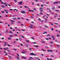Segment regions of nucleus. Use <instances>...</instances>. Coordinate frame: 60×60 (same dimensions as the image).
<instances>
[{
  "label": "nucleus",
  "instance_id": "obj_1",
  "mask_svg": "<svg viewBox=\"0 0 60 60\" xmlns=\"http://www.w3.org/2000/svg\"><path fill=\"white\" fill-rule=\"evenodd\" d=\"M1 4H6L5 5V6H8V5L7 4V3H4L2 1H1Z\"/></svg>",
  "mask_w": 60,
  "mask_h": 60
},
{
  "label": "nucleus",
  "instance_id": "obj_2",
  "mask_svg": "<svg viewBox=\"0 0 60 60\" xmlns=\"http://www.w3.org/2000/svg\"><path fill=\"white\" fill-rule=\"evenodd\" d=\"M30 55H34V56H37V55L36 54H35L32 52L31 53H30Z\"/></svg>",
  "mask_w": 60,
  "mask_h": 60
},
{
  "label": "nucleus",
  "instance_id": "obj_3",
  "mask_svg": "<svg viewBox=\"0 0 60 60\" xmlns=\"http://www.w3.org/2000/svg\"><path fill=\"white\" fill-rule=\"evenodd\" d=\"M21 12L22 13H25V12H26V11H21Z\"/></svg>",
  "mask_w": 60,
  "mask_h": 60
},
{
  "label": "nucleus",
  "instance_id": "obj_4",
  "mask_svg": "<svg viewBox=\"0 0 60 60\" xmlns=\"http://www.w3.org/2000/svg\"><path fill=\"white\" fill-rule=\"evenodd\" d=\"M52 9L53 11L55 10V7L53 6V7L52 8Z\"/></svg>",
  "mask_w": 60,
  "mask_h": 60
},
{
  "label": "nucleus",
  "instance_id": "obj_5",
  "mask_svg": "<svg viewBox=\"0 0 60 60\" xmlns=\"http://www.w3.org/2000/svg\"><path fill=\"white\" fill-rule=\"evenodd\" d=\"M22 2L21 1L20 2L18 3V4H20L21 5H22Z\"/></svg>",
  "mask_w": 60,
  "mask_h": 60
},
{
  "label": "nucleus",
  "instance_id": "obj_6",
  "mask_svg": "<svg viewBox=\"0 0 60 60\" xmlns=\"http://www.w3.org/2000/svg\"><path fill=\"white\" fill-rule=\"evenodd\" d=\"M9 33H10V34H12L13 33H12V32L11 31H10L9 32Z\"/></svg>",
  "mask_w": 60,
  "mask_h": 60
},
{
  "label": "nucleus",
  "instance_id": "obj_7",
  "mask_svg": "<svg viewBox=\"0 0 60 60\" xmlns=\"http://www.w3.org/2000/svg\"><path fill=\"white\" fill-rule=\"evenodd\" d=\"M51 37L52 38V39L53 40H55V38H54V36H51Z\"/></svg>",
  "mask_w": 60,
  "mask_h": 60
},
{
  "label": "nucleus",
  "instance_id": "obj_8",
  "mask_svg": "<svg viewBox=\"0 0 60 60\" xmlns=\"http://www.w3.org/2000/svg\"><path fill=\"white\" fill-rule=\"evenodd\" d=\"M44 26L45 27V28H48V26H47V25H45Z\"/></svg>",
  "mask_w": 60,
  "mask_h": 60
},
{
  "label": "nucleus",
  "instance_id": "obj_9",
  "mask_svg": "<svg viewBox=\"0 0 60 60\" xmlns=\"http://www.w3.org/2000/svg\"><path fill=\"white\" fill-rule=\"evenodd\" d=\"M30 59H34V58H33V57H30Z\"/></svg>",
  "mask_w": 60,
  "mask_h": 60
},
{
  "label": "nucleus",
  "instance_id": "obj_10",
  "mask_svg": "<svg viewBox=\"0 0 60 60\" xmlns=\"http://www.w3.org/2000/svg\"><path fill=\"white\" fill-rule=\"evenodd\" d=\"M25 46L26 47H28V44H25Z\"/></svg>",
  "mask_w": 60,
  "mask_h": 60
},
{
  "label": "nucleus",
  "instance_id": "obj_11",
  "mask_svg": "<svg viewBox=\"0 0 60 60\" xmlns=\"http://www.w3.org/2000/svg\"><path fill=\"white\" fill-rule=\"evenodd\" d=\"M6 33H9V31L7 30L6 31Z\"/></svg>",
  "mask_w": 60,
  "mask_h": 60
},
{
  "label": "nucleus",
  "instance_id": "obj_12",
  "mask_svg": "<svg viewBox=\"0 0 60 60\" xmlns=\"http://www.w3.org/2000/svg\"><path fill=\"white\" fill-rule=\"evenodd\" d=\"M58 4V2H55L54 3H53V4Z\"/></svg>",
  "mask_w": 60,
  "mask_h": 60
},
{
  "label": "nucleus",
  "instance_id": "obj_13",
  "mask_svg": "<svg viewBox=\"0 0 60 60\" xmlns=\"http://www.w3.org/2000/svg\"><path fill=\"white\" fill-rule=\"evenodd\" d=\"M55 11H56V12H58V11H59L58 10H55Z\"/></svg>",
  "mask_w": 60,
  "mask_h": 60
},
{
  "label": "nucleus",
  "instance_id": "obj_14",
  "mask_svg": "<svg viewBox=\"0 0 60 60\" xmlns=\"http://www.w3.org/2000/svg\"><path fill=\"white\" fill-rule=\"evenodd\" d=\"M57 37H59V36H60V35L59 34H57Z\"/></svg>",
  "mask_w": 60,
  "mask_h": 60
},
{
  "label": "nucleus",
  "instance_id": "obj_15",
  "mask_svg": "<svg viewBox=\"0 0 60 60\" xmlns=\"http://www.w3.org/2000/svg\"><path fill=\"white\" fill-rule=\"evenodd\" d=\"M45 42V41H42L41 42V43H44Z\"/></svg>",
  "mask_w": 60,
  "mask_h": 60
},
{
  "label": "nucleus",
  "instance_id": "obj_16",
  "mask_svg": "<svg viewBox=\"0 0 60 60\" xmlns=\"http://www.w3.org/2000/svg\"><path fill=\"white\" fill-rule=\"evenodd\" d=\"M13 19L14 20H17V19L16 18H13Z\"/></svg>",
  "mask_w": 60,
  "mask_h": 60
},
{
  "label": "nucleus",
  "instance_id": "obj_17",
  "mask_svg": "<svg viewBox=\"0 0 60 60\" xmlns=\"http://www.w3.org/2000/svg\"><path fill=\"white\" fill-rule=\"evenodd\" d=\"M43 9V8H42V7H41L40 8L39 10H42V9Z\"/></svg>",
  "mask_w": 60,
  "mask_h": 60
},
{
  "label": "nucleus",
  "instance_id": "obj_18",
  "mask_svg": "<svg viewBox=\"0 0 60 60\" xmlns=\"http://www.w3.org/2000/svg\"><path fill=\"white\" fill-rule=\"evenodd\" d=\"M8 57H9V58H10V59H11V57L10 56H8Z\"/></svg>",
  "mask_w": 60,
  "mask_h": 60
},
{
  "label": "nucleus",
  "instance_id": "obj_19",
  "mask_svg": "<svg viewBox=\"0 0 60 60\" xmlns=\"http://www.w3.org/2000/svg\"><path fill=\"white\" fill-rule=\"evenodd\" d=\"M22 53H23V54H25V53H26V52H23V51L22 52Z\"/></svg>",
  "mask_w": 60,
  "mask_h": 60
},
{
  "label": "nucleus",
  "instance_id": "obj_20",
  "mask_svg": "<svg viewBox=\"0 0 60 60\" xmlns=\"http://www.w3.org/2000/svg\"><path fill=\"white\" fill-rule=\"evenodd\" d=\"M1 13H4V11H1Z\"/></svg>",
  "mask_w": 60,
  "mask_h": 60
},
{
  "label": "nucleus",
  "instance_id": "obj_21",
  "mask_svg": "<svg viewBox=\"0 0 60 60\" xmlns=\"http://www.w3.org/2000/svg\"><path fill=\"white\" fill-rule=\"evenodd\" d=\"M17 59L19 60V57H17Z\"/></svg>",
  "mask_w": 60,
  "mask_h": 60
},
{
  "label": "nucleus",
  "instance_id": "obj_22",
  "mask_svg": "<svg viewBox=\"0 0 60 60\" xmlns=\"http://www.w3.org/2000/svg\"><path fill=\"white\" fill-rule=\"evenodd\" d=\"M50 43H51V44H52V43H53V42L52 41H51L50 42Z\"/></svg>",
  "mask_w": 60,
  "mask_h": 60
},
{
  "label": "nucleus",
  "instance_id": "obj_23",
  "mask_svg": "<svg viewBox=\"0 0 60 60\" xmlns=\"http://www.w3.org/2000/svg\"><path fill=\"white\" fill-rule=\"evenodd\" d=\"M8 40H11V38H8Z\"/></svg>",
  "mask_w": 60,
  "mask_h": 60
},
{
  "label": "nucleus",
  "instance_id": "obj_24",
  "mask_svg": "<svg viewBox=\"0 0 60 60\" xmlns=\"http://www.w3.org/2000/svg\"><path fill=\"white\" fill-rule=\"evenodd\" d=\"M1 7H2V8H4V6L2 5L1 6Z\"/></svg>",
  "mask_w": 60,
  "mask_h": 60
},
{
  "label": "nucleus",
  "instance_id": "obj_25",
  "mask_svg": "<svg viewBox=\"0 0 60 60\" xmlns=\"http://www.w3.org/2000/svg\"><path fill=\"white\" fill-rule=\"evenodd\" d=\"M45 33H46L47 34V32H45L44 33H43V34H45Z\"/></svg>",
  "mask_w": 60,
  "mask_h": 60
},
{
  "label": "nucleus",
  "instance_id": "obj_26",
  "mask_svg": "<svg viewBox=\"0 0 60 60\" xmlns=\"http://www.w3.org/2000/svg\"><path fill=\"white\" fill-rule=\"evenodd\" d=\"M10 21H11V22H14V21H13V20H10Z\"/></svg>",
  "mask_w": 60,
  "mask_h": 60
},
{
  "label": "nucleus",
  "instance_id": "obj_27",
  "mask_svg": "<svg viewBox=\"0 0 60 60\" xmlns=\"http://www.w3.org/2000/svg\"><path fill=\"white\" fill-rule=\"evenodd\" d=\"M26 41L27 42H29V41L28 40H26Z\"/></svg>",
  "mask_w": 60,
  "mask_h": 60
},
{
  "label": "nucleus",
  "instance_id": "obj_28",
  "mask_svg": "<svg viewBox=\"0 0 60 60\" xmlns=\"http://www.w3.org/2000/svg\"><path fill=\"white\" fill-rule=\"evenodd\" d=\"M47 36H50V35L49 34H48V35H47Z\"/></svg>",
  "mask_w": 60,
  "mask_h": 60
},
{
  "label": "nucleus",
  "instance_id": "obj_29",
  "mask_svg": "<svg viewBox=\"0 0 60 60\" xmlns=\"http://www.w3.org/2000/svg\"><path fill=\"white\" fill-rule=\"evenodd\" d=\"M34 46L35 47H39V46H38V45H35Z\"/></svg>",
  "mask_w": 60,
  "mask_h": 60
},
{
  "label": "nucleus",
  "instance_id": "obj_30",
  "mask_svg": "<svg viewBox=\"0 0 60 60\" xmlns=\"http://www.w3.org/2000/svg\"><path fill=\"white\" fill-rule=\"evenodd\" d=\"M29 49L31 51L32 50V49H31V48H29Z\"/></svg>",
  "mask_w": 60,
  "mask_h": 60
},
{
  "label": "nucleus",
  "instance_id": "obj_31",
  "mask_svg": "<svg viewBox=\"0 0 60 60\" xmlns=\"http://www.w3.org/2000/svg\"><path fill=\"white\" fill-rule=\"evenodd\" d=\"M15 1V3H16V2H17V1L16 0H14Z\"/></svg>",
  "mask_w": 60,
  "mask_h": 60
},
{
  "label": "nucleus",
  "instance_id": "obj_32",
  "mask_svg": "<svg viewBox=\"0 0 60 60\" xmlns=\"http://www.w3.org/2000/svg\"><path fill=\"white\" fill-rule=\"evenodd\" d=\"M56 46H57V47H60V46L58 45H57Z\"/></svg>",
  "mask_w": 60,
  "mask_h": 60
},
{
  "label": "nucleus",
  "instance_id": "obj_33",
  "mask_svg": "<svg viewBox=\"0 0 60 60\" xmlns=\"http://www.w3.org/2000/svg\"><path fill=\"white\" fill-rule=\"evenodd\" d=\"M34 0L36 1V2H38V0Z\"/></svg>",
  "mask_w": 60,
  "mask_h": 60
},
{
  "label": "nucleus",
  "instance_id": "obj_34",
  "mask_svg": "<svg viewBox=\"0 0 60 60\" xmlns=\"http://www.w3.org/2000/svg\"><path fill=\"white\" fill-rule=\"evenodd\" d=\"M30 27L31 28H34V27H33V26H30Z\"/></svg>",
  "mask_w": 60,
  "mask_h": 60
},
{
  "label": "nucleus",
  "instance_id": "obj_35",
  "mask_svg": "<svg viewBox=\"0 0 60 60\" xmlns=\"http://www.w3.org/2000/svg\"><path fill=\"white\" fill-rule=\"evenodd\" d=\"M9 36L10 37H13V35H9Z\"/></svg>",
  "mask_w": 60,
  "mask_h": 60
},
{
  "label": "nucleus",
  "instance_id": "obj_36",
  "mask_svg": "<svg viewBox=\"0 0 60 60\" xmlns=\"http://www.w3.org/2000/svg\"><path fill=\"white\" fill-rule=\"evenodd\" d=\"M40 10V11L41 12V11H43V10H42V9H41V10Z\"/></svg>",
  "mask_w": 60,
  "mask_h": 60
},
{
  "label": "nucleus",
  "instance_id": "obj_37",
  "mask_svg": "<svg viewBox=\"0 0 60 60\" xmlns=\"http://www.w3.org/2000/svg\"><path fill=\"white\" fill-rule=\"evenodd\" d=\"M45 48H46V49H48V46H45Z\"/></svg>",
  "mask_w": 60,
  "mask_h": 60
},
{
  "label": "nucleus",
  "instance_id": "obj_38",
  "mask_svg": "<svg viewBox=\"0 0 60 60\" xmlns=\"http://www.w3.org/2000/svg\"><path fill=\"white\" fill-rule=\"evenodd\" d=\"M42 50L43 51H46L45 50H44V49H42Z\"/></svg>",
  "mask_w": 60,
  "mask_h": 60
},
{
  "label": "nucleus",
  "instance_id": "obj_39",
  "mask_svg": "<svg viewBox=\"0 0 60 60\" xmlns=\"http://www.w3.org/2000/svg\"><path fill=\"white\" fill-rule=\"evenodd\" d=\"M55 25H58V23H55Z\"/></svg>",
  "mask_w": 60,
  "mask_h": 60
},
{
  "label": "nucleus",
  "instance_id": "obj_40",
  "mask_svg": "<svg viewBox=\"0 0 60 60\" xmlns=\"http://www.w3.org/2000/svg\"><path fill=\"white\" fill-rule=\"evenodd\" d=\"M17 19H20V18L19 17H18L17 18Z\"/></svg>",
  "mask_w": 60,
  "mask_h": 60
},
{
  "label": "nucleus",
  "instance_id": "obj_41",
  "mask_svg": "<svg viewBox=\"0 0 60 60\" xmlns=\"http://www.w3.org/2000/svg\"><path fill=\"white\" fill-rule=\"evenodd\" d=\"M38 20L39 21H41V19L40 18H39L38 19Z\"/></svg>",
  "mask_w": 60,
  "mask_h": 60
},
{
  "label": "nucleus",
  "instance_id": "obj_42",
  "mask_svg": "<svg viewBox=\"0 0 60 60\" xmlns=\"http://www.w3.org/2000/svg\"><path fill=\"white\" fill-rule=\"evenodd\" d=\"M40 14H43V13L41 12V13L40 12Z\"/></svg>",
  "mask_w": 60,
  "mask_h": 60
},
{
  "label": "nucleus",
  "instance_id": "obj_43",
  "mask_svg": "<svg viewBox=\"0 0 60 60\" xmlns=\"http://www.w3.org/2000/svg\"><path fill=\"white\" fill-rule=\"evenodd\" d=\"M22 38H24V36H22Z\"/></svg>",
  "mask_w": 60,
  "mask_h": 60
},
{
  "label": "nucleus",
  "instance_id": "obj_44",
  "mask_svg": "<svg viewBox=\"0 0 60 60\" xmlns=\"http://www.w3.org/2000/svg\"><path fill=\"white\" fill-rule=\"evenodd\" d=\"M23 51H24V52H25V53H26V51L25 50H23Z\"/></svg>",
  "mask_w": 60,
  "mask_h": 60
},
{
  "label": "nucleus",
  "instance_id": "obj_45",
  "mask_svg": "<svg viewBox=\"0 0 60 60\" xmlns=\"http://www.w3.org/2000/svg\"><path fill=\"white\" fill-rule=\"evenodd\" d=\"M24 7H25V8H26L27 7V6H24Z\"/></svg>",
  "mask_w": 60,
  "mask_h": 60
},
{
  "label": "nucleus",
  "instance_id": "obj_46",
  "mask_svg": "<svg viewBox=\"0 0 60 60\" xmlns=\"http://www.w3.org/2000/svg\"><path fill=\"white\" fill-rule=\"evenodd\" d=\"M51 26H53V24L52 23H51Z\"/></svg>",
  "mask_w": 60,
  "mask_h": 60
},
{
  "label": "nucleus",
  "instance_id": "obj_47",
  "mask_svg": "<svg viewBox=\"0 0 60 60\" xmlns=\"http://www.w3.org/2000/svg\"><path fill=\"white\" fill-rule=\"evenodd\" d=\"M46 39L47 40H49V38H46Z\"/></svg>",
  "mask_w": 60,
  "mask_h": 60
},
{
  "label": "nucleus",
  "instance_id": "obj_48",
  "mask_svg": "<svg viewBox=\"0 0 60 60\" xmlns=\"http://www.w3.org/2000/svg\"><path fill=\"white\" fill-rule=\"evenodd\" d=\"M4 53H7V52H6V51H4Z\"/></svg>",
  "mask_w": 60,
  "mask_h": 60
},
{
  "label": "nucleus",
  "instance_id": "obj_49",
  "mask_svg": "<svg viewBox=\"0 0 60 60\" xmlns=\"http://www.w3.org/2000/svg\"><path fill=\"white\" fill-rule=\"evenodd\" d=\"M54 12H53L51 13V14H54Z\"/></svg>",
  "mask_w": 60,
  "mask_h": 60
},
{
  "label": "nucleus",
  "instance_id": "obj_50",
  "mask_svg": "<svg viewBox=\"0 0 60 60\" xmlns=\"http://www.w3.org/2000/svg\"><path fill=\"white\" fill-rule=\"evenodd\" d=\"M41 56H43V54H41Z\"/></svg>",
  "mask_w": 60,
  "mask_h": 60
},
{
  "label": "nucleus",
  "instance_id": "obj_51",
  "mask_svg": "<svg viewBox=\"0 0 60 60\" xmlns=\"http://www.w3.org/2000/svg\"><path fill=\"white\" fill-rule=\"evenodd\" d=\"M31 39H33V40H34V39L33 37L31 38Z\"/></svg>",
  "mask_w": 60,
  "mask_h": 60
},
{
  "label": "nucleus",
  "instance_id": "obj_52",
  "mask_svg": "<svg viewBox=\"0 0 60 60\" xmlns=\"http://www.w3.org/2000/svg\"><path fill=\"white\" fill-rule=\"evenodd\" d=\"M28 11H32L31 10H28Z\"/></svg>",
  "mask_w": 60,
  "mask_h": 60
},
{
  "label": "nucleus",
  "instance_id": "obj_53",
  "mask_svg": "<svg viewBox=\"0 0 60 60\" xmlns=\"http://www.w3.org/2000/svg\"><path fill=\"white\" fill-rule=\"evenodd\" d=\"M4 43H5V44H7V42H5Z\"/></svg>",
  "mask_w": 60,
  "mask_h": 60
},
{
  "label": "nucleus",
  "instance_id": "obj_54",
  "mask_svg": "<svg viewBox=\"0 0 60 60\" xmlns=\"http://www.w3.org/2000/svg\"><path fill=\"white\" fill-rule=\"evenodd\" d=\"M53 30H54V29H53V28H52V29H51L52 31H53Z\"/></svg>",
  "mask_w": 60,
  "mask_h": 60
},
{
  "label": "nucleus",
  "instance_id": "obj_55",
  "mask_svg": "<svg viewBox=\"0 0 60 60\" xmlns=\"http://www.w3.org/2000/svg\"><path fill=\"white\" fill-rule=\"evenodd\" d=\"M47 52H49L50 51V50H47Z\"/></svg>",
  "mask_w": 60,
  "mask_h": 60
},
{
  "label": "nucleus",
  "instance_id": "obj_56",
  "mask_svg": "<svg viewBox=\"0 0 60 60\" xmlns=\"http://www.w3.org/2000/svg\"><path fill=\"white\" fill-rule=\"evenodd\" d=\"M4 38H1L2 40H4Z\"/></svg>",
  "mask_w": 60,
  "mask_h": 60
},
{
  "label": "nucleus",
  "instance_id": "obj_57",
  "mask_svg": "<svg viewBox=\"0 0 60 60\" xmlns=\"http://www.w3.org/2000/svg\"><path fill=\"white\" fill-rule=\"evenodd\" d=\"M8 54L7 53H6L5 54V56H7Z\"/></svg>",
  "mask_w": 60,
  "mask_h": 60
},
{
  "label": "nucleus",
  "instance_id": "obj_58",
  "mask_svg": "<svg viewBox=\"0 0 60 60\" xmlns=\"http://www.w3.org/2000/svg\"><path fill=\"white\" fill-rule=\"evenodd\" d=\"M41 6L42 7H43V5H41Z\"/></svg>",
  "mask_w": 60,
  "mask_h": 60
},
{
  "label": "nucleus",
  "instance_id": "obj_59",
  "mask_svg": "<svg viewBox=\"0 0 60 60\" xmlns=\"http://www.w3.org/2000/svg\"><path fill=\"white\" fill-rule=\"evenodd\" d=\"M12 10H13V9H10V11H12Z\"/></svg>",
  "mask_w": 60,
  "mask_h": 60
},
{
  "label": "nucleus",
  "instance_id": "obj_60",
  "mask_svg": "<svg viewBox=\"0 0 60 60\" xmlns=\"http://www.w3.org/2000/svg\"><path fill=\"white\" fill-rule=\"evenodd\" d=\"M8 46H11V45H8Z\"/></svg>",
  "mask_w": 60,
  "mask_h": 60
},
{
  "label": "nucleus",
  "instance_id": "obj_61",
  "mask_svg": "<svg viewBox=\"0 0 60 60\" xmlns=\"http://www.w3.org/2000/svg\"><path fill=\"white\" fill-rule=\"evenodd\" d=\"M19 39L20 41H21V38H19Z\"/></svg>",
  "mask_w": 60,
  "mask_h": 60
},
{
  "label": "nucleus",
  "instance_id": "obj_62",
  "mask_svg": "<svg viewBox=\"0 0 60 60\" xmlns=\"http://www.w3.org/2000/svg\"><path fill=\"white\" fill-rule=\"evenodd\" d=\"M52 59L51 58H50V59H49V60H52Z\"/></svg>",
  "mask_w": 60,
  "mask_h": 60
},
{
  "label": "nucleus",
  "instance_id": "obj_63",
  "mask_svg": "<svg viewBox=\"0 0 60 60\" xmlns=\"http://www.w3.org/2000/svg\"><path fill=\"white\" fill-rule=\"evenodd\" d=\"M47 59L48 60H49V59L48 58H47Z\"/></svg>",
  "mask_w": 60,
  "mask_h": 60
},
{
  "label": "nucleus",
  "instance_id": "obj_64",
  "mask_svg": "<svg viewBox=\"0 0 60 60\" xmlns=\"http://www.w3.org/2000/svg\"><path fill=\"white\" fill-rule=\"evenodd\" d=\"M27 9H30V8H28V7H27Z\"/></svg>",
  "mask_w": 60,
  "mask_h": 60
}]
</instances>
